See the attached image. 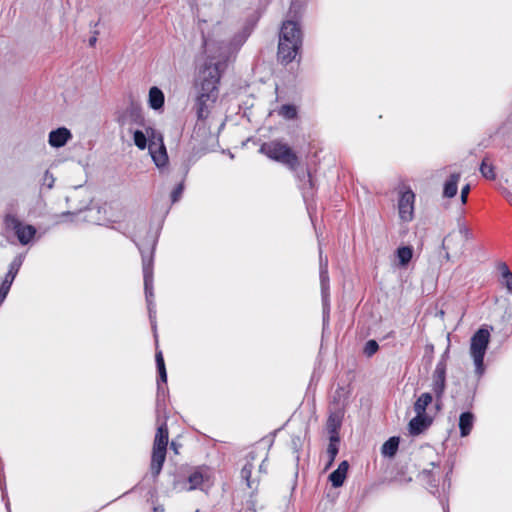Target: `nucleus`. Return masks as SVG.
<instances>
[{
    "mask_svg": "<svg viewBox=\"0 0 512 512\" xmlns=\"http://www.w3.org/2000/svg\"><path fill=\"white\" fill-rule=\"evenodd\" d=\"M319 259H320V285H321V293L324 309L328 306V296H329V276H328V259L327 257L323 258L322 250H319Z\"/></svg>",
    "mask_w": 512,
    "mask_h": 512,
    "instance_id": "obj_11",
    "label": "nucleus"
},
{
    "mask_svg": "<svg viewBox=\"0 0 512 512\" xmlns=\"http://www.w3.org/2000/svg\"><path fill=\"white\" fill-rule=\"evenodd\" d=\"M293 27L294 29H291V31L289 30L288 33L286 34V37L289 38V40H291L292 42L294 41V43H301L302 44V32H301V29L298 25L297 22L293 21V20H286L283 22L282 24V27H281V30H280V33L279 34H283L284 33V30L285 28L287 27Z\"/></svg>",
    "mask_w": 512,
    "mask_h": 512,
    "instance_id": "obj_17",
    "label": "nucleus"
},
{
    "mask_svg": "<svg viewBox=\"0 0 512 512\" xmlns=\"http://www.w3.org/2000/svg\"><path fill=\"white\" fill-rule=\"evenodd\" d=\"M54 183H55V178H54L53 174L50 173L48 170H46L42 177L41 187L42 188L45 187L48 190H50L53 188Z\"/></svg>",
    "mask_w": 512,
    "mask_h": 512,
    "instance_id": "obj_35",
    "label": "nucleus"
},
{
    "mask_svg": "<svg viewBox=\"0 0 512 512\" xmlns=\"http://www.w3.org/2000/svg\"><path fill=\"white\" fill-rule=\"evenodd\" d=\"M415 197V193L410 188L404 187L399 191L398 215L404 223H409L414 219Z\"/></svg>",
    "mask_w": 512,
    "mask_h": 512,
    "instance_id": "obj_7",
    "label": "nucleus"
},
{
    "mask_svg": "<svg viewBox=\"0 0 512 512\" xmlns=\"http://www.w3.org/2000/svg\"><path fill=\"white\" fill-rule=\"evenodd\" d=\"M148 127L149 126H144V128H145L144 132L141 131V130H135L133 132L134 144L140 150H144V149L148 148V145H149V137H148V134H147V128Z\"/></svg>",
    "mask_w": 512,
    "mask_h": 512,
    "instance_id": "obj_26",
    "label": "nucleus"
},
{
    "mask_svg": "<svg viewBox=\"0 0 512 512\" xmlns=\"http://www.w3.org/2000/svg\"><path fill=\"white\" fill-rule=\"evenodd\" d=\"M182 192H183V184L177 185V187H175V189L171 193V200L173 203H175L179 200Z\"/></svg>",
    "mask_w": 512,
    "mask_h": 512,
    "instance_id": "obj_40",
    "label": "nucleus"
},
{
    "mask_svg": "<svg viewBox=\"0 0 512 512\" xmlns=\"http://www.w3.org/2000/svg\"><path fill=\"white\" fill-rule=\"evenodd\" d=\"M439 464H440V461H439V460H433V461H431V462L429 463V466H430L431 468H424V469L422 470V475H423L424 477H429V476H430V474H431L432 469H433V468H435V467H438V466H439Z\"/></svg>",
    "mask_w": 512,
    "mask_h": 512,
    "instance_id": "obj_41",
    "label": "nucleus"
},
{
    "mask_svg": "<svg viewBox=\"0 0 512 512\" xmlns=\"http://www.w3.org/2000/svg\"><path fill=\"white\" fill-rule=\"evenodd\" d=\"M168 427L166 422L161 423L154 438L153 448L167 449L168 445Z\"/></svg>",
    "mask_w": 512,
    "mask_h": 512,
    "instance_id": "obj_20",
    "label": "nucleus"
},
{
    "mask_svg": "<svg viewBox=\"0 0 512 512\" xmlns=\"http://www.w3.org/2000/svg\"><path fill=\"white\" fill-rule=\"evenodd\" d=\"M204 481V475L200 471H194L191 473L188 477V484L189 486L185 488L188 491L198 489L201 487L202 483Z\"/></svg>",
    "mask_w": 512,
    "mask_h": 512,
    "instance_id": "obj_28",
    "label": "nucleus"
},
{
    "mask_svg": "<svg viewBox=\"0 0 512 512\" xmlns=\"http://www.w3.org/2000/svg\"><path fill=\"white\" fill-rule=\"evenodd\" d=\"M167 449L153 448L151 455L150 471L154 478H157L162 470L166 459Z\"/></svg>",
    "mask_w": 512,
    "mask_h": 512,
    "instance_id": "obj_14",
    "label": "nucleus"
},
{
    "mask_svg": "<svg viewBox=\"0 0 512 512\" xmlns=\"http://www.w3.org/2000/svg\"><path fill=\"white\" fill-rule=\"evenodd\" d=\"M227 53L228 47L221 45L219 59L216 60L215 56H211L201 72V83L195 102L198 120L203 121L209 116L218 98V83L226 67Z\"/></svg>",
    "mask_w": 512,
    "mask_h": 512,
    "instance_id": "obj_1",
    "label": "nucleus"
},
{
    "mask_svg": "<svg viewBox=\"0 0 512 512\" xmlns=\"http://www.w3.org/2000/svg\"><path fill=\"white\" fill-rule=\"evenodd\" d=\"M293 27H286L283 34H279V44H278V58L282 63L288 64L292 62L301 47V43H294L289 38L286 37V34Z\"/></svg>",
    "mask_w": 512,
    "mask_h": 512,
    "instance_id": "obj_8",
    "label": "nucleus"
},
{
    "mask_svg": "<svg viewBox=\"0 0 512 512\" xmlns=\"http://www.w3.org/2000/svg\"><path fill=\"white\" fill-rule=\"evenodd\" d=\"M475 417L471 412H463L459 417V429L460 435L462 437H466L470 434L473 425H474Z\"/></svg>",
    "mask_w": 512,
    "mask_h": 512,
    "instance_id": "obj_21",
    "label": "nucleus"
},
{
    "mask_svg": "<svg viewBox=\"0 0 512 512\" xmlns=\"http://www.w3.org/2000/svg\"><path fill=\"white\" fill-rule=\"evenodd\" d=\"M433 397L430 393H422L414 403L416 414H427L426 409L432 403Z\"/></svg>",
    "mask_w": 512,
    "mask_h": 512,
    "instance_id": "obj_24",
    "label": "nucleus"
},
{
    "mask_svg": "<svg viewBox=\"0 0 512 512\" xmlns=\"http://www.w3.org/2000/svg\"><path fill=\"white\" fill-rule=\"evenodd\" d=\"M413 256V250L409 246H403L397 249V257L401 266H406Z\"/></svg>",
    "mask_w": 512,
    "mask_h": 512,
    "instance_id": "obj_30",
    "label": "nucleus"
},
{
    "mask_svg": "<svg viewBox=\"0 0 512 512\" xmlns=\"http://www.w3.org/2000/svg\"><path fill=\"white\" fill-rule=\"evenodd\" d=\"M480 173L484 178L488 180H494L496 178L494 167L491 163H488L486 158L482 161L480 165Z\"/></svg>",
    "mask_w": 512,
    "mask_h": 512,
    "instance_id": "obj_31",
    "label": "nucleus"
},
{
    "mask_svg": "<svg viewBox=\"0 0 512 512\" xmlns=\"http://www.w3.org/2000/svg\"><path fill=\"white\" fill-rule=\"evenodd\" d=\"M506 288L512 292V273L503 277Z\"/></svg>",
    "mask_w": 512,
    "mask_h": 512,
    "instance_id": "obj_43",
    "label": "nucleus"
},
{
    "mask_svg": "<svg viewBox=\"0 0 512 512\" xmlns=\"http://www.w3.org/2000/svg\"><path fill=\"white\" fill-rule=\"evenodd\" d=\"M206 51L211 53L213 49V43L210 40H204Z\"/></svg>",
    "mask_w": 512,
    "mask_h": 512,
    "instance_id": "obj_45",
    "label": "nucleus"
},
{
    "mask_svg": "<svg viewBox=\"0 0 512 512\" xmlns=\"http://www.w3.org/2000/svg\"><path fill=\"white\" fill-rule=\"evenodd\" d=\"M264 463H265V461H263V462L261 463V465L259 466L260 471H262V470L264 469Z\"/></svg>",
    "mask_w": 512,
    "mask_h": 512,
    "instance_id": "obj_49",
    "label": "nucleus"
},
{
    "mask_svg": "<svg viewBox=\"0 0 512 512\" xmlns=\"http://www.w3.org/2000/svg\"><path fill=\"white\" fill-rule=\"evenodd\" d=\"M171 447H172V448L175 450V452L177 453V450H176V449H177V446L175 445V443H174V442H172V443H171Z\"/></svg>",
    "mask_w": 512,
    "mask_h": 512,
    "instance_id": "obj_48",
    "label": "nucleus"
},
{
    "mask_svg": "<svg viewBox=\"0 0 512 512\" xmlns=\"http://www.w3.org/2000/svg\"><path fill=\"white\" fill-rule=\"evenodd\" d=\"M261 153L265 154L270 159L281 162L291 169H294L298 164V157L290 149V147L279 141H272L261 145Z\"/></svg>",
    "mask_w": 512,
    "mask_h": 512,
    "instance_id": "obj_3",
    "label": "nucleus"
},
{
    "mask_svg": "<svg viewBox=\"0 0 512 512\" xmlns=\"http://www.w3.org/2000/svg\"><path fill=\"white\" fill-rule=\"evenodd\" d=\"M432 421L428 414H416L408 424L409 433L413 436L423 433L432 424Z\"/></svg>",
    "mask_w": 512,
    "mask_h": 512,
    "instance_id": "obj_13",
    "label": "nucleus"
},
{
    "mask_svg": "<svg viewBox=\"0 0 512 512\" xmlns=\"http://www.w3.org/2000/svg\"><path fill=\"white\" fill-rule=\"evenodd\" d=\"M348 468L349 463L344 460L339 464L338 468L329 475V480L333 487L337 488L343 485L347 476Z\"/></svg>",
    "mask_w": 512,
    "mask_h": 512,
    "instance_id": "obj_16",
    "label": "nucleus"
},
{
    "mask_svg": "<svg viewBox=\"0 0 512 512\" xmlns=\"http://www.w3.org/2000/svg\"><path fill=\"white\" fill-rule=\"evenodd\" d=\"M378 348H379L378 343L375 340H369L365 344L364 353L368 357H371L372 355H374L377 352Z\"/></svg>",
    "mask_w": 512,
    "mask_h": 512,
    "instance_id": "obj_36",
    "label": "nucleus"
},
{
    "mask_svg": "<svg viewBox=\"0 0 512 512\" xmlns=\"http://www.w3.org/2000/svg\"><path fill=\"white\" fill-rule=\"evenodd\" d=\"M164 99L165 97L161 89L155 86L150 88L148 103L152 109L158 110L162 108L164 105Z\"/></svg>",
    "mask_w": 512,
    "mask_h": 512,
    "instance_id": "obj_22",
    "label": "nucleus"
},
{
    "mask_svg": "<svg viewBox=\"0 0 512 512\" xmlns=\"http://www.w3.org/2000/svg\"><path fill=\"white\" fill-rule=\"evenodd\" d=\"M7 230L13 231L22 245L29 244L36 235V228L33 225L23 223L16 215L7 214L4 218Z\"/></svg>",
    "mask_w": 512,
    "mask_h": 512,
    "instance_id": "obj_5",
    "label": "nucleus"
},
{
    "mask_svg": "<svg viewBox=\"0 0 512 512\" xmlns=\"http://www.w3.org/2000/svg\"><path fill=\"white\" fill-rule=\"evenodd\" d=\"M72 139L71 131L66 127H59L50 131L48 135V143L53 148H61Z\"/></svg>",
    "mask_w": 512,
    "mask_h": 512,
    "instance_id": "obj_12",
    "label": "nucleus"
},
{
    "mask_svg": "<svg viewBox=\"0 0 512 512\" xmlns=\"http://www.w3.org/2000/svg\"><path fill=\"white\" fill-rule=\"evenodd\" d=\"M398 446L399 438L391 437L382 445L381 453L384 456L393 457L397 453Z\"/></svg>",
    "mask_w": 512,
    "mask_h": 512,
    "instance_id": "obj_27",
    "label": "nucleus"
},
{
    "mask_svg": "<svg viewBox=\"0 0 512 512\" xmlns=\"http://www.w3.org/2000/svg\"><path fill=\"white\" fill-rule=\"evenodd\" d=\"M206 137L211 136L210 132L208 131L207 127L205 126L204 122L197 123L192 135L193 139H198L199 137Z\"/></svg>",
    "mask_w": 512,
    "mask_h": 512,
    "instance_id": "obj_34",
    "label": "nucleus"
},
{
    "mask_svg": "<svg viewBox=\"0 0 512 512\" xmlns=\"http://www.w3.org/2000/svg\"><path fill=\"white\" fill-rule=\"evenodd\" d=\"M444 512H448V509L444 508Z\"/></svg>",
    "mask_w": 512,
    "mask_h": 512,
    "instance_id": "obj_50",
    "label": "nucleus"
},
{
    "mask_svg": "<svg viewBox=\"0 0 512 512\" xmlns=\"http://www.w3.org/2000/svg\"><path fill=\"white\" fill-rule=\"evenodd\" d=\"M490 342V331L486 327L478 329L470 340V355L475 365L477 374L484 372V356Z\"/></svg>",
    "mask_w": 512,
    "mask_h": 512,
    "instance_id": "obj_2",
    "label": "nucleus"
},
{
    "mask_svg": "<svg viewBox=\"0 0 512 512\" xmlns=\"http://www.w3.org/2000/svg\"><path fill=\"white\" fill-rule=\"evenodd\" d=\"M255 455L250 453L247 456L246 464L242 467L240 475L241 479L246 482L248 488L253 489L257 487L256 481L251 479L252 471L254 469Z\"/></svg>",
    "mask_w": 512,
    "mask_h": 512,
    "instance_id": "obj_15",
    "label": "nucleus"
},
{
    "mask_svg": "<svg viewBox=\"0 0 512 512\" xmlns=\"http://www.w3.org/2000/svg\"><path fill=\"white\" fill-rule=\"evenodd\" d=\"M155 360H156L157 370L159 373V380L157 382V393H158V397H159L160 393L164 392L161 387V383L165 384L167 382V372H166L163 354L161 351L156 352Z\"/></svg>",
    "mask_w": 512,
    "mask_h": 512,
    "instance_id": "obj_18",
    "label": "nucleus"
},
{
    "mask_svg": "<svg viewBox=\"0 0 512 512\" xmlns=\"http://www.w3.org/2000/svg\"><path fill=\"white\" fill-rule=\"evenodd\" d=\"M329 441L330 442H329V445L327 448V454L329 455V462H328L327 467L332 465V463L335 460V457L338 454V444H339L340 438H336L335 436H330Z\"/></svg>",
    "mask_w": 512,
    "mask_h": 512,
    "instance_id": "obj_29",
    "label": "nucleus"
},
{
    "mask_svg": "<svg viewBox=\"0 0 512 512\" xmlns=\"http://www.w3.org/2000/svg\"><path fill=\"white\" fill-rule=\"evenodd\" d=\"M142 268H143V278H144V290L145 297L147 301L149 316L152 319L155 311L153 310V257L152 254L145 255L142 251Z\"/></svg>",
    "mask_w": 512,
    "mask_h": 512,
    "instance_id": "obj_6",
    "label": "nucleus"
},
{
    "mask_svg": "<svg viewBox=\"0 0 512 512\" xmlns=\"http://www.w3.org/2000/svg\"><path fill=\"white\" fill-rule=\"evenodd\" d=\"M446 388V363L441 360L437 363L433 372L432 390L436 397V407L439 409L442 405V397Z\"/></svg>",
    "mask_w": 512,
    "mask_h": 512,
    "instance_id": "obj_9",
    "label": "nucleus"
},
{
    "mask_svg": "<svg viewBox=\"0 0 512 512\" xmlns=\"http://www.w3.org/2000/svg\"><path fill=\"white\" fill-rule=\"evenodd\" d=\"M305 177L307 178V180L303 183L302 189H303L304 195L306 196L309 192H312L314 184H313L312 176L309 172H307V175Z\"/></svg>",
    "mask_w": 512,
    "mask_h": 512,
    "instance_id": "obj_38",
    "label": "nucleus"
},
{
    "mask_svg": "<svg viewBox=\"0 0 512 512\" xmlns=\"http://www.w3.org/2000/svg\"><path fill=\"white\" fill-rule=\"evenodd\" d=\"M469 192H470V185L469 184L465 185L461 189V202L463 204H466Z\"/></svg>",
    "mask_w": 512,
    "mask_h": 512,
    "instance_id": "obj_42",
    "label": "nucleus"
},
{
    "mask_svg": "<svg viewBox=\"0 0 512 512\" xmlns=\"http://www.w3.org/2000/svg\"><path fill=\"white\" fill-rule=\"evenodd\" d=\"M25 256L23 254H18L10 263L8 272L6 273L4 280H7L9 282L14 281L20 267L23 264Z\"/></svg>",
    "mask_w": 512,
    "mask_h": 512,
    "instance_id": "obj_23",
    "label": "nucleus"
},
{
    "mask_svg": "<svg viewBox=\"0 0 512 512\" xmlns=\"http://www.w3.org/2000/svg\"><path fill=\"white\" fill-rule=\"evenodd\" d=\"M155 512H164V509L162 507H155Z\"/></svg>",
    "mask_w": 512,
    "mask_h": 512,
    "instance_id": "obj_47",
    "label": "nucleus"
},
{
    "mask_svg": "<svg viewBox=\"0 0 512 512\" xmlns=\"http://www.w3.org/2000/svg\"><path fill=\"white\" fill-rule=\"evenodd\" d=\"M499 270L501 271L502 278L510 273H512L506 263H500L499 264Z\"/></svg>",
    "mask_w": 512,
    "mask_h": 512,
    "instance_id": "obj_44",
    "label": "nucleus"
},
{
    "mask_svg": "<svg viewBox=\"0 0 512 512\" xmlns=\"http://www.w3.org/2000/svg\"><path fill=\"white\" fill-rule=\"evenodd\" d=\"M147 134L149 137L148 149L153 162L158 168L166 166L168 163V155L162 134L153 127L147 128Z\"/></svg>",
    "mask_w": 512,
    "mask_h": 512,
    "instance_id": "obj_4",
    "label": "nucleus"
},
{
    "mask_svg": "<svg viewBox=\"0 0 512 512\" xmlns=\"http://www.w3.org/2000/svg\"><path fill=\"white\" fill-rule=\"evenodd\" d=\"M96 41H97V36H96V35L92 36V37L89 39V45H90V46H94V45H95V43H96Z\"/></svg>",
    "mask_w": 512,
    "mask_h": 512,
    "instance_id": "obj_46",
    "label": "nucleus"
},
{
    "mask_svg": "<svg viewBox=\"0 0 512 512\" xmlns=\"http://www.w3.org/2000/svg\"><path fill=\"white\" fill-rule=\"evenodd\" d=\"M456 236H457V238L460 237V241L463 242L470 238L471 233L466 226L461 225V226H459L458 235H456Z\"/></svg>",
    "mask_w": 512,
    "mask_h": 512,
    "instance_id": "obj_39",
    "label": "nucleus"
},
{
    "mask_svg": "<svg viewBox=\"0 0 512 512\" xmlns=\"http://www.w3.org/2000/svg\"><path fill=\"white\" fill-rule=\"evenodd\" d=\"M341 422H342V419L339 414L331 413L329 415L326 427H327V430H328L330 436H335L336 438H339L338 430L340 429Z\"/></svg>",
    "mask_w": 512,
    "mask_h": 512,
    "instance_id": "obj_25",
    "label": "nucleus"
},
{
    "mask_svg": "<svg viewBox=\"0 0 512 512\" xmlns=\"http://www.w3.org/2000/svg\"><path fill=\"white\" fill-rule=\"evenodd\" d=\"M456 239H457V236L454 234L447 235L444 238L443 243H442L443 248L446 249L447 251H450V250L462 251L463 243H461L460 246L457 247Z\"/></svg>",
    "mask_w": 512,
    "mask_h": 512,
    "instance_id": "obj_32",
    "label": "nucleus"
},
{
    "mask_svg": "<svg viewBox=\"0 0 512 512\" xmlns=\"http://www.w3.org/2000/svg\"><path fill=\"white\" fill-rule=\"evenodd\" d=\"M117 121L120 126H128L130 131L133 125L145 126V119L141 108L133 103L119 114Z\"/></svg>",
    "mask_w": 512,
    "mask_h": 512,
    "instance_id": "obj_10",
    "label": "nucleus"
},
{
    "mask_svg": "<svg viewBox=\"0 0 512 512\" xmlns=\"http://www.w3.org/2000/svg\"><path fill=\"white\" fill-rule=\"evenodd\" d=\"M460 173H453L445 181L443 188V196L446 198H453L458 191V182L460 180Z\"/></svg>",
    "mask_w": 512,
    "mask_h": 512,
    "instance_id": "obj_19",
    "label": "nucleus"
},
{
    "mask_svg": "<svg viewBox=\"0 0 512 512\" xmlns=\"http://www.w3.org/2000/svg\"><path fill=\"white\" fill-rule=\"evenodd\" d=\"M12 282L7 280H3L0 285V304L6 299L9 290L11 288Z\"/></svg>",
    "mask_w": 512,
    "mask_h": 512,
    "instance_id": "obj_37",
    "label": "nucleus"
},
{
    "mask_svg": "<svg viewBox=\"0 0 512 512\" xmlns=\"http://www.w3.org/2000/svg\"><path fill=\"white\" fill-rule=\"evenodd\" d=\"M279 114L286 119H294L297 115V111L295 106L286 104L280 108Z\"/></svg>",
    "mask_w": 512,
    "mask_h": 512,
    "instance_id": "obj_33",
    "label": "nucleus"
}]
</instances>
